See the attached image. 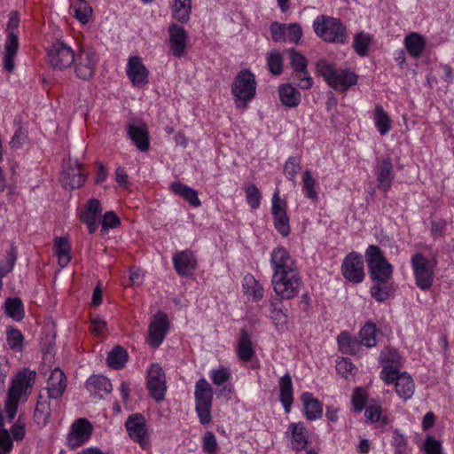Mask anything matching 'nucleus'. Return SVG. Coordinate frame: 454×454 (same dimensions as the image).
<instances>
[{
	"mask_svg": "<svg viewBox=\"0 0 454 454\" xmlns=\"http://www.w3.org/2000/svg\"><path fill=\"white\" fill-rule=\"evenodd\" d=\"M35 371L24 369L12 380L4 405L6 416L10 420L15 418L20 401L27 400L35 384Z\"/></svg>",
	"mask_w": 454,
	"mask_h": 454,
	"instance_id": "f257e3e1",
	"label": "nucleus"
},
{
	"mask_svg": "<svg viewBox=\"0 0 454 454\" xmlns=\"http://www.w3.org/2000/svg\"><path fill=\"white\" fill-rule=\"evenodd\" d=\"M317 71L334 90L345 92L357 83V75L349 68H337L326 60L317 63Z\"/></svg>",
	"mask_w": 454,
	"mask_h": 454,
	"instance_id": "f03ea898",
	"label": "nucleus"
},
{
	"mask_svg": "<svg viewBox=\"0 0 454 454\" xmlns=\"http://www.w3.org/2000/svg\"><path fill=\"white\" fill-rule=\"evenodd\" d=\"M257 82L254 74L248 69L238 73L231 85V94L237 108L247 109L256 94Z\"/></svg>",
	"mask_w": 454,
	"mask_h": 454,
	"instance_id": "7ed1b4c3",
	"label": "nucleus"
},
{
	"mask_svg": "<svg viewBox=\"0 0 454 454\" xmlns=\"http://www.w3.org/2000/svg\"><path fill=\"white\" fill-rule=\"evenodd\" d=\"M364 256L372 281L387 283L393 275V266L385 258L382 250L376 245H370Z\"/></svg>",
	"mask_w": 454,
	"mask_h": 454,
	"instance_id": "20e7f679",
	"label": "nucleus"
},
{
	"mask_svg": "<svg viewBox=\"0 0 454 454\" xmlns=\"http://www.w3.org/2000/svg\"><path fill=\"white\" fill-rule=\"evenodd\" d=\"M313 28L325 42L345 43L347 41L346 27L337 18L319 15L313 21Z\"/></svg>",
	"mask_w": 454,
	"mask_h": 454,
	"instance_id": "39448f33",
	"label": "nucleus"
},
{
	"mask_svg": "<svg viewBox=\"0 0 454 454\" xmlns=\"http://www.w3.org/2000/svg\"><path fill=\"white\" fill-rule=\"evenodd\" d=\"M20 17L18 12H12L9 14L6 25V39L4 42V53L3 57L4 68L12 72L15 67V58L20 48Z\"/></svg>",
	"mask_w": 454,
	"mask_h": 454,
	"instance_id": "423d86ee",
	"label": "nucleus"
},
{
	"mask_svg": "<svg viewBox=\"0 0 454 454\" xmlns=\"http://www.w3.org/2000/svg\"><path fill=\"white\" fill-rule=\"evenodd\" d=\"M380 378L385 385H395L396 395L403 401L412 397L415 391V384L412 377L408 372H394L387 367L380 371Z\"/></svg>",
	"mask_w": 454,
	"mask_h": 454,
	"instance_id": "0eeeda50",
	"label": "nucleus"
},
{
	"mask_svg": "<svg viewBox=\"0 0 454 454\" xmlns=\"http://www.w3.org/2000/svg\"><path fill=\"white\" fill-rule=\"evenodd\" d=\"M213 388L205 378H200L195 384L194 398L195 411L200 422L207 425L212 420L211 407L213 401Z\"/></svg>",
	"mask_w": 454,
	"mask_h": 454,
	"instance_id": "6e6552de",
	"label": "nucleus"
},
{
	"mask_svg": "<svg viewBox=\"0 0 454 454\" xmlns=\"http://www.w3.org/2000/svg\"><path fill=\"white\" fill-rule=\"evenodd\" d=\"M301 278L299 271L272 276L271 285L276 295L281 300L295 298L301 290Z\"/></svg>",
	"mask_w": 454,
	"mask_h": 454,
	"instance_id": "1a4fd4ad",
	"label": "nucleus"
},
{
	"mask_svg": "<svg viewBox=\"0 0 454 454\" xmlns=\"http://www.w3.org/2000/svg\"><path fill=\"white\" fill-rule=\"evenodd\" d=\"M411 265L417 286L422 291L431 288L434 278V265L420 253L411 256Z\"/></svg>",
	"mask_w": 454,
	"mask_h": 454,
	"instance_id": "9d476101",
	"label": "nucleus"
},
{
	"mask_svg": "<svg viewBox=\"0 0 454 454\" xmlns=\"http://www.w3.org/2000/svg\"><path fill=\"white\" fill-rule=\"evenodd\" d=\"M343 278L353 284H360L365 278L364 263L360 253L352 251L343 259L340 266Z\"/></svg>",
	"mask_w": 454,
	"mask_h": 454,
	"instance_id": "9b49d317",
	"label": "nucleus"
},
{
	"mask_svg": "<svg viewBox=\"0 0 454 454\" xmlns=\"http://www.w3.org/2000/svg\"><path fill=\"white\" fill-rule=\"evenodd\" d=\"M74 51L63 42L54 43L47 52V59L53 69L65 70L74 62Z\"/></svg>",
	"mask_w": 454,
	"mask_h": 454,
	"instance_id": "f8f14e48",
	"label": "nucleus"
},
{
	"mask_svg": "<svg viewBox=\"0 0 454 454\" xmlns=\"http://www.w3.org/2000/svg\"><path fill=\"white\" fill-rule=\"evenodd\" d=\"M92 424L83 418L75 419L70 426L66 438V444L70 449H76L85 444L91 437Z\"/></svg>",
	"mask_w": 454,
	"mask_h": 454,
	"instance_id": "ddd939ff",
	"label": "nucleus"
},
{
	"mask_svg": "<svg viewBox=\"0 0 454 454\" xmlns=\"http://www.w3.org/2000/svg\"><path fill=\"white\" fill-rule=\"evenodd\" d=\"M98 58L97 53L89 48L80 49L78 54L74 55V73L82 80H88L95 74Z\"/></svg>",
	"mask_w": 454,
	"mask_h": 454,
	"instance_id": "4468645a",
	"label": "nucleus"
},
{
	"mask_svg": "<svg viewBox=\"0 0 454 454\" xmlns=\"http://www.w3.org/2000/svg\"><path fill=\"white\" fill-rule=\"evenodd\" d=\"M146 386L150 395L156 402L164 399L167 391L166 375L159 364H153L148 368Z\"/></svg>",
	"mask_w": 454,
	"mask_h": 454,
	"instance_id": "2eb2a0df",
	"label": "nucleus"
},
{
	"mask_svg": "<svg viewBox=\"0 0 454 454\" xmlns=\"http://www.w3.org/2000/svg\"><path fill=\"white\" fill-rule=\"evenodd\" d=\"M271 213L276 230L284 237L290 234L289 216L287 215V203L280 198L279 190L277 189L271 199Z\"/></svg>",
	"mask_w": 454,
	"mask_h": 454,
	"instance_id": "dca6fc26",
	"label": "nucleus"
},
{
	"mask_svg": "<svg viewBox=\"0 0 454 454\" xmlns=\"http://www.w3.org/2000/svg\"><path fill=\"white\" fill-rule=\"evenodd\" d=\"M87 179V172L77 160H69L63 166L60 182L66 188L77 189L83 185Z\"/></svg>",
	"mask_w": 454,
	"mask_h": 454,
	"instance_id": "f3484780",
	"label": "nucleus"
},
{
	"mask_svg": "<svg viewBox=\"0 0 454 454\" xmlns=\"http://www.w3.org/2000/svg\"><path fill=\"white\" fill-rule=\"evenodd\" d=\"M270 262L272 269V276L298 271L295 261L287 249L283 247H278L272 250Z\"/></svg>",
	"mask_w": 454,
	"mask_h": 454,
	"instance_id": "a211bd4d",
	"label": "nucleus"
},
{
	"mask_svg": "<svg viewBox=\"0 0 454 454\" xmlns=\"http://www.w3.org/2000/svg\"><path fill=\"white\" fill-rule=\"evenodd\" d=\"M126 74L134 87L143 88L149 82V70L137 56L129 58Z\"/></svg>",
	"mask_w": 454,
	"mask_h": 454,
	"instance_id": "6ab92c4d",
	"label": "nucleus"
},
{
	"mask_svg": "<svg viewBox=\"0 0 454 454\" xmlns=\"http://www.w3.org/2000/svg\"><path fill=\"white\" fill-rule=\"evenodd\" d=\"M169 328V322L168 317L162 312L157 313L152 320L149 329L147 342L153 348L159 347Z\"/></svg>",
	"mask_w": 454,
	"mask_h": 454,
	"instance_id": "aec40b11",
	"label": "nucleus"
},
{
	"mask_svg": "<svg viewBox=\"0 0 454 454\" xmlns=\"http://www.w3.org/2000/svg\"><path fill=\"white\" fill-rule=\"evenodd\" d=\"M374 173L378 181V188L387 192L395 180V174L391 160L385 158L378 160L374 168Z\"/></svg>",
	"mask_w": 454,
	"mask_h": 454,
	"instance_id": "412c9836",
	"label": "nucleus"
},
{
	"mask_svg": "<svg viewBox=\"0 0 454 454\" xmlns=\"http://www.w3.org/2000/svg\"><path fill=\"white\" fill-rule=\"evenodd\" d=\"M101 212L100 202L96 199L90 200L81 209L80 219L87 225L90 233H94L97 231Z\"/></svg>",
	"mask_w": 454,
	"mask_h": 454,
	"instance_id": "4be33fe9",
	"label": "nucleus"
},
{
	"mask_svg": "<svg viewBox=\"0 0 454 454\" xmlns=\"http://www.w3.org/2000/svg\"><path fill=\"white\" fill-rule=\"evenodd\" d=\"M168 35L169 46L172 53L177 58L183 57L185 53L188 42L186 31L179 25L171 24L168 27Z\"/></svg>",
	"mask_w": 454,
	"mask_h": 454,
	"instance_id": "5701e85b",
	"label": "nucleus"
},
{
	"mask_svg": "<svg viewBox=\"0 0 454 454\" xmlns=\"http://www.w3.org/2000/svg\"><path fill=\"white\" fill-rule=\"evenodd\" d=\"M127 134L140 152H147L149 150V131L145 123H129L127 127Z\"/></svg>",
	"mask_w": 454,
	"mask_h": 454,
	"instance_id": "b1692460",
	"label": "nucleus"
},
{
	"mask_svg": "<svg viewBox=\"0 0 454 454\" xmlns=\"http://www.w3.org/2000/svg\"><path fill=\"white\" fill-rule=\"evenodd\" d=\"M126 429L131 439L138 442L143 448L147 444L145 419L140 414L131 415L126 421Z\"/></svg>",
	"mask_w": 454,
	"mask_h": 454,
	"instance_id": "393cba45",
	"label": "nucleus"
},
{
	"mask_svg": "<svg viewBox=\"0 0 454 454\" xmlns=\"http://www.w3.org/2000/svg\"><path fill=\"white\" fill-rule=\"evenodd\" d=\"M286 434H290L291 448L295 451H301L306 449L309 432L303 423H291L288 427Z\"/></svg>",
	"mask_w": 454,
	"mask_h": 454,
	"instance_id": "a878e982",
	"label": "nucleus"
},
{
	"mask_svg": "<svg viewBox=\"0 0 454 454\" xmlns=\"http://www.w3.org/2000/svg\"><path fill=\"white\" fill-rule=\"evenodd\" d=\"M173 264L176 271L180 276H187L196 268L197 260L192 251L184 250L176 253L173 256Z\"/></svg>",
	"mask_w": 454,
	"mask_h": 454,
	"instance_id": "bb28decb",
	"label": "nucleus"
},
{
	"mask_svg": "<svg viewBox=\"0 0 454 454\" xmlns=\"http://www.w3.org/2000/svg\"><path fill=\"white\" fill-rule=\"evenodd\" d=\"M67 387V380L65 373L59 368H55L48 379L47 390L51 398L57 399L60 397Z\"/></svg>",
	"mask_w": 454,
	"mask_h": 454,
	"instance_id": "cd10ccee",
	"label": "nucleus"
},
{
	"mask_svg": "<svg viewBox=\"0 0 454 454\" xmlns=\"http://www.w3.org/2000/svg\"><path fill=\"white\" fill-rule=\"evenodd\" d=\"M303 411L309 420H316L323 415V403L315 398L311 393L304 392L301 395Z\"/></svg>",
	"mask_w": 454,
	"mask_h": 454,
	"instance_id": "c85d7f7f",
	"label": "nucleus"
},
{
	"mask_svg": "<svg viewBox=\"0 0 454 454\" xmlns=\"http://www.w3.org/2000/svg\"><path fill=\"white\" fill-rule=\"evenodd\" d=\"M53 254L58 258L60 268H65L71 260V244L67 237H56L53 239Z\"/></svg>",
	"mask_w": 454,
	"mask_h": 454,
	"instance_id": "c756f323",
	"label": "nucleus"
},
{
	"mask_svg": "<svg viewBox=\"0 0 454 454\" xmlns=\"http://www.w3.org/2000/svg\"><path fill=\"white\" fill-rule=\"evenodd\" d=\"M279 400L285 412L289 413L294 403V387L290 374L286 373L279 380Z\"/></svg>",
	"mask_w": 454,
	"mask_h": 454,
	"instance_id": "7c9ffc66",
	"label": "nucleus"
},
{
	"mask_svg": "<svg viewBox=\"0 0 454 454\" xmlns=\"http://www.w3.org/2000/svg\"><path fill=\"white\" fill-rule=\"evenodd\" d=\"M236 353L239 359L243 362H249L255 354L251 337L246 329L240 330Z\"/></svg>",
	"mask_w": 454,
	"mask_h": 454,
	"instance_id": "2f4dec72",
	"label": "nucleus"
},
{
	"mask_svg": "<svg viewBox=\"0 0 454 454\" xmlns=\"http://www.w3.org/2000/svg\"><path fill=\"white\" fill-rule=\"evenodd\" d=\"M403 45L409 55L417 59L422 55L426 48V39L422 35L411 32L404 37Z\"/></svg>",
	"mask_w": 454,
	"mask_h": 454,
	"instance_id": "473e14b6",
	"label": "nucleus"
},
{
	"mask_svg": "<svg viewBox=\"0 0 454 454\" xmlns=\"http://www.w3.org/2000/svg\"><path fill=\"white\" fill-rule=\"evenodd\" d=\"M278 95L281 103L289 108L296 107L301 100V92L290 83L280 85L278 87Z\"/></svg>",
	"mask_w": 454,
	"mask_h": 454,
	"instance_id": "72a5a7b5",
	"label": "nucleus"
},
{
	"mask_svg": "<svg viewBox=\"0 0 454 454\" xmlns=\"http://www.w3.org/2000/svg\"><path fill=\"white\" fill-rule=\"evenodd\" d=\"M70 13L82 24L90 22L93 10L86 0H73L70 4Z\"/></svg>",
	"mask_w": 454,
	"mask_h": 454,
	"instance_id": "f704fd0d",
	"label": "nucleus"
},
{
	"mask_svg": "<svg viewBox=\"0 0 454 454\" xmlns=\"http://www.w3.org/2000/svg\"><path fill=\"white\" fill-rule=\"evenodd\" d=\"M169 189L173 193L182 197L191 206L198 207L201 205L198 192L193 188L180 182H175L170 184Z\"/></svg>",
	"mask_w": 454,
	"mask_h": 454,
	"instance_id": "c9c22d12",
	"label": "nucleus"
},
{
	"mask_svg": "<svg viewBox=\"0 0 454 454\" xmlns=\"http://www.w3.org/2000/svg\"><path fill=\"white\" fill-rule=\"evenodd\" d=\"M242 286L244 294L248 297V299L254 301H258L263 298V286L253 275L247 274L244 277Z\"/></svg>",
	"mask_w": 454,
	"mask_h": 454,
	"instance_id": "e433bc0d",
	"label": "nucleus"
},
{
	"mask_svg": "<svg viewBox=\"0 0 454 454\" xmlns=\"http://www.w3.org/2000/svg\"><path fill=\"white\" fill-rule=\"evenodd\" d=\"M380 363L382 365L381 370L388 367L394 372H400L403 358L396 349L387 348L380 353Z\"/></svg>",
	"mask_w": 454,
	"mask_h": 454,
	"instance_id": "4c0bfd02",
	"label": "nucleus"
},
{
	"mask_svg": "<svg viewBox=\"0 0 454 454\" xmlns=\"http://www.w3.org/2000/svg\"><path fill=\"white\" fill-rule=\"evenodd\" d=\"M86 387L90 393L100 395L109 394L113 389L109 379L103 375L90 377L86 382Z\"/></svg>",
	"mask_w": 454,
	"mask_h": 454,
	"instance_id": "58836bf2",
	"label": "nucleus"
},
{
	"mask_svg": "<svg viewBox=\"0 0 454 454\" xmlns=\"http://www.w3.org/2000/svg\"><path fill=\"white\" fill-rule=\"evenodd\" d=\"M171 12L175 20L181 23H186L192 12V0H173Z\"/></svg>",
	"mask_w": 454,
	"mask_h": 454,
	"instance_id": "ea45409f",
	"label": "nucleus"
},
{
	"mask_svg": "<svg viewBox=\"0 0 454 454\" xmlns=\"http://www.w3.org/2000/svg\"><path fill=\"white\" fill-rule=\"evenodd\" d=\"M373 122L381 136L387 135L391 129V119L380 105L375 106Z\"/></svg>",
	"mask_w": 454,
	"mask_h": 454,
	"instance_id": "a19ab883",
	"label": "nucleus"
},
{
	"mask_svg": "<svg viewBox=\"0 0 454 454\" xmlns=\"http://www.w3.org/2000/svg\"><path fill=\"white\" fill-rule=\"evenodd\" d=\"M365 418L372 423L380 422L381 425H386L388 422V419L383 414L382 406L379 400H372L365 409Z\"/></svg>",
	"mask_w": 454,
	"mask_h": 454,
	"instance_id": "79ce46f5",
	"label": "nucleus"
},
{
	"mask_svg": "<svg viewBox=\"0 0 454 454\" xmlns=\"http://www.w3.org/2000/svg\"><path fill=\"white\" fill-rule=\"evenodd\" d=\"M360 341L367 348H372L377 344V327L372 322H367L359 332Z\"/></svg>",
	"mask_w": 454,
	"mask_h": 454,
	"instance_id": "37998d69",
	"label": "nucleus"
},
{
	"mask_svg": "<svg viewBox=\"0 0 454 454\" xmlns=\"http://www.w3.org/2000/svg\"><path fill=\"white\" fill-rule=\"evenodd\" d=\"M301 178L303 194L314 201L317 200L318 198V193L316 190L317 180L313 177L311 171L309 169H306L302 173Z\"/></svg>",
	"mask_w": 454,
	"mask_h": 454,
	"instance_id": "c03bdc74",
	"label": "nucleus"
},
{
	"mask_svg": "<svg viewBox=\"0 0 454 454\" xmlns=\"http://www.w3.org/2000/svg\"><path fill=\"white\" fill-rule=\"evenodd\" d=\"M372 36L364 31L358 32L354 36L353 47L355 51L361 57L367 54L372 44Z\"/></svg>",
	"mask_w": 454,
	"mask_h": 454,
	"instance_id": "a18cd8bd",
	"label": "nucleus"
},
{
	"mask_svg": "<svg viewBox=\"0 0 454 454\" xmlns=\"http://www.w3.org/2000/svg\"><path fill=\"white\" fill-rule=\"evenodd\" d=\"M4 309L7 316L16 321H20L25 316L22 301L19 298H8Z\"/></svg>",
	"mask_w": 454,
	"mask_h": 454,
	"instance_id": "49530a36",
	"label": "nucleus"
},
{
	"mask_svg": "<svg viewBox=\"0 0 454 454\" xmlns=\"http://www.w3.org/2000/svg\"><path fill=\"white\" fill-rule=\"evenodd\" d=\"M128 361V353L121 347H115L107 356V364L113 369L122 368Z\"/></svg>",
	"mask_w": 454,
	"mask_h": 454,
	"instance_id": "de8ad7c7",
	"label": "nucleus"
},
{
	"mask_svg": "<svg viewBox=\"0 0 454 454\" xmlns=\"http://www.w3.org/2000/svg\"><path fill=\"white\" fill-rule=\"evenodd\" d=\"M209 378L214 385L222 386L230 380L231 377V369L225 365H219L209 371Z\"/></svg>",
	"mask_w": 454,
	"mask_h": 454,
	"instance_id": "09e8293b",
	"label": "nucleus"
},
{
	"mask_svg": "<svg viewBox=\"0 0 454 454\" xmlns=\"http://www.w3.org/2000/svg\"><path fill=\"white\" fill-rule=\"evenodd\" d=\"M51 416V406L46 401L38 402L34 413L35 422L44 427L48 424Z\"/></svg>",
	"mask_w": 454,
	"mask_h": 454,
	"instance_id": "8fccbe9b",
	"label": "nucleus"
},
{
	"mask_svg": "<svg viewBox=\"0 0 454 454\" xmlns=\"http://www.w3.org/2000/svg\"><path fill=\"white\" fill-rule=\"evenodd\" d=\"M339 349L344 354H354L357 348V343L351 334L348 332H342L337 338Z\"/></svg>",
	"mask_w": 454,
	"mask_h": 454,
	"instance_id": "3c124183",
	"label": "nucleus"
},
{
	"mask_svg": "<svg viewBox=\"0 0 454 454\" xmlns=\"http://www.w3.org/2000/svg\"><path fill=\"white\" fill-rule=\"evenodd\" d=\"M246 200L251 209L255 210L260 207L262 193L255 184H250L244 188Z\"/></svg>",
	"mask_w": 454,
	"mask_h": 454,
	"instance_id": "603ef678",
	"label": "nucleus"
},
{
	"mask_svg": "<svg viewBox=\"0 0 454 454\" xmlns=\"http://www.w3.org/2000/svg\"><path fill=\"white\" fill-rule=\"evenodd\" d=\"M267 66L270 72L275 75L280 74L283 71V57L278 51H271L268 52Z\"/></svg>",
	"mask_w": 454,
	"mask_h": 454,
	"instance_id": "864d4df0",
	"label": "nucleus"
},
{
	"mask_svg": "<svg viewBox=\"0 0 454 454\" xmlns=\"http://www.w3.org/2000/svg\"><path fill=\"white\" fill-rule=\"evenodd\" d=\"M23 340L24 337L20 330L15 328L7 330V343L12 350L20 352L23 348Z\"/></svg>",
	"mask_w": 454,
	"mask_h": 454,
	"instance_id": "5fc2aeb1",
	"label": "nucleus"
},
{
	"mask_svg": "<svg viewBox=\"0 0 454 454\" xmlns=\"http://www.w3.org/2000/svg\"><path fill=\"white\" fill-rule=\"evenodd\" d=\"M368 400V392L365 388L357 387L354 389L351 396V403L356 411H362Z\"/></svg>",
	"mask_w": 454,
	"mask_h": 454,
	"instance_id": "6e6d98bb",
	"label": "nucleus"
},
{
	"mask_svg": "<svg viewBox=\"0 0 454 454\" xmlns=\"http://www.w3.org/2000/svg\"><path fill=\"white\" fill-rule=\"evenodd\" d=\"M392 447L394 454H410L407 438L398 430L393 432Z\"/></svg>",
	"mask_w": 454,
	"mask_h": 454,
	"instance_id": "4d7b16f0",
	"label": "nucleus"
},
{
	"mask_svg": "<svg viewBox=\"0 0 454 454\" xmlns=\"http://www.w3.org/2000/svg\"><path fill=\"white\" fill-rule=\"evenodd\" d=\"M371 295L380 302L385 301L390 293V288L387 283L375 282L371 287Z\"/></svg>",
	"mask_w": 454,
	"mask_h": 454,
	"instance_id": "13d9d810",
	"label": "nucleus"
},
{
	"mask_svg": "<svg viewBox=\"0 0 454 454\" xmlns=\"http://www.w3.org/2000/svg\"><path fill=\"white\" fill-rule=\"evenodd\" d=\"M301 166V160L298 157H289L285 163L284 172L288 180L294 181Z\"/></svg>",
	"mask_w": 454,
	"mask_h": 454,
	"instance_id": "bf43d9fd",
	"label": "nucleus"
},
{
	"mask_svg": "<svg viewBox=\"0 0 454 454\" xmlns=\"http://www.w3.org/2000/svg\"><path fill=\"white\" fill-rule=\"evenodd\" d=\"M202 449L207 454H214L218 449L216 437L211 431H207L202 437Z\"/></svg>",
	"mask_w": 454,
	"mask_h": 454,
	"instance_id": "052dcab7",
	"label": "nucleus"
},
{
	"mask_svg": "<svg viewBox=\"0 0 454 454\" xmlns=\"http://www.w3.org/2000/svg\"><path fill=\"white\" fill-rule=\"evenodd\" d=\"M121 220L114 211H107L104 214L102 218V231H106L109 229L119 227Z\"/></svg>",
	"mask_w": 454,
	"mask_h": 454,
	"instance_id": "680f3d73",
	"label": "nucleus"
},
{
	"mask_svg": "<svg viewBox=\"0 0 454 454\" xmlns=\"http://www.w3.org/2000/svg\"><path fill=\"white\" fill-rule=\"evenodd\" d=\"M423 450L426 454H443L442 442L431 435L426 437Z\"/></svg>",
	"mask_w": 454,
	"mask_h": 454,
	"instance_id": "e2e57ef3",
	"label": "nucleus"
},
{
	"mask_svg": "<svg viewBox=\"0 0 454 454\" xmlns=\"http://www.w3.org/2000/svg\"><path fill=\"white\" fill-rule=\"evenodd\" d=\"M13 448L10 432L0 427V454H9Z\"/></svg>",
	"mask_w": 454,
	"mask_h": 454,
	"instance_id": "0e129e2a",
	"label": "nucleus"
},
{
	"mask_svg": "<svg viewBox=\"0 0 454 454\" xmlns=\"http://www.w3.org/2000/svg\"><path fill=\"white\" fill-rule=\"evenodd\" d=\"M289 54L291 66L294 71H302L303 69L307 68V59L303 55L295 51L294 50H291Z\"/></svg>",
	"mask_w": 454,
	"mask_h": 454,
	"instance_id": "69168bd1",
	"label": "nucleus"
},
{
	"mask_svg": "<svg viewBox=\"0 0 454 454\" xmlns=\"http://www.w3.org/2000/svg\"><path fill=\"white\" fill-rule=\"evenodd\" d=\"M286 41L297 43L302 35V30L297 24L286 25Z\"/></svg>",
	"mask_w": 454,
	"mask_h": 454,
	"instance_id": "338daca9",
	"label": "nucleus"
},
{
	"mask_svg": "<svg viewBox=\"0 0 454 454\" xmlns=\"http://www.w3.org/2000/svg\"><path fill=\"white\" fill-rule=\"evenodd\" d=\"M295 78L298 80V85L301 89L309 90L313 85V80L309 74L307 68L302 71H295Z\"/></svg>",
	"mask_w": 454,
	"mask_h": 454,
	"instance_id": "774afa93",
	"label": "nucleus"
}]
</instances>
